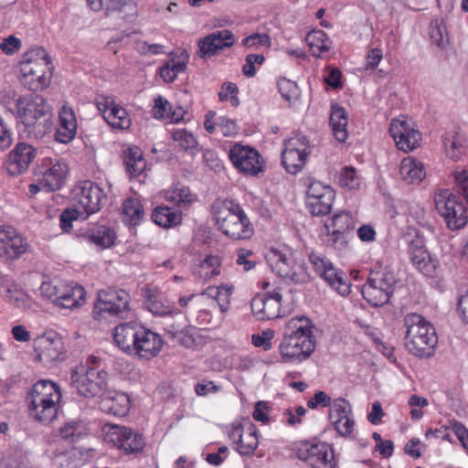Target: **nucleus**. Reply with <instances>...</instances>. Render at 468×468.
Instances as JSON below:
<instances>
[{
  "mask_svg": "<svg viewBox=\"0 0 468 468\" xmlns=\"http://www.w3.org/2000/svg\"><path fill=\"white\" fill-rule=\"evenodd\" d=\"M40 291L42 294L63 308H76L85 302L86 292L84 288L73 282H59L58 284L43 282Z\"/></svg>",
  "mask_w": 468,
  "mask_h": 468,
  "instance_id": "f8f14e48",
  "label": "nucleus"
},
{
  "mask_svg": "<svg viewBox=\"0 0 468 468\" xmlns=\"http://www.w3.org/2000/svg\"><path fill=\"white\" fill-rule=\"evenodd\" d=\"M457 312L463 321L468 324V289L458 297Z\"/></svg>",
  "mask_w": 468,
  "mask_h": 468,
  "instance_id": "774afa93",
  "label": "nucleus"
},
{
  "mask_svg": "<svg viewBox=\"0 0 468 468\" xmlns=\"http://www.w3.org/2000/svg\"><path fill=\"white\" fill-rule=\"evenodd\" d=\"M106 196L103 190L91 181H84L74 189L73 206L78 207L84 218L98 212Z\"/></svg>",
  "mask_w": 468,
  "mask_h": 468,
  "instance_id": "dca6fc26",
  "label": "nucleus"
},
{
  "mask_svg": "<svg viewBox=\"0 0 468 468\" xmlns=\"http://www.w3.org/2000/svg\"><path fill=\"white\" fill-rule=\"evenodd\" d=\"M229 159L243 174L255 176L262 170V161L259 152L250 146L234 144L229 150Z\"/></svg>",
  "mask_w": 468,
  "mask_h": 468,
  "instance_id": "4be33fe9",
  "label": "nucleus"
},
{
  "mask_svg": "<svg viewBox=\"0 0 468 468\" xmlns=\"http://www.w3.org/2000/svg\"><path fill=\"white\" fill-rule=\"evenodd\" d=\"M339 183L343 186L355 188L359 186V178L353 167H345L339 176Z\"/></svg>",
  "mask_w": 468,
  "mask_h": 468,
  "instance_id": "13d9d810",
  "label": "nucleus"
},
{
  "mask_svg": "<svg viewBox=\"0 0 468 468\" xmlns=\"http://www.w3.org/2000/svg\"><path fill=\"white\" fill-rule=\"evenodd\" d=\"M410 213L419 225L428 229H432V222L428 212L420 206L411 207Z\"/></svg>",
  "mask_w": 468,
  "mask_h": 468,
  "instance_id": "bf43d9fd",
  "label": "nucleus"
},
{
  "mask_svg": "<svg viewBox=\"0 0 468 468\" xmlns=\"http://www.w3.org/2000/svg\"><path fill=\"white\" fill-rule=\"evenodd\" d=\"M172 105L162 96H158L154 100V106L152 110L153 116L155 119H169Z\"/></svg>",
  "mask_w": 468,
  "mask_h": 468,
  "instance_id": "4d7b16f0",
  "label": "nucleus"
},
{
  "mask_svg": "<svg viewBox=\"0 0 468 468\" xmlns=\"http://www.w3.org/2000/svg\"><path fill=\"white\" fill-rule=\"evenodd\" d=\"M327 232V244L337 250H344L347 245L346 234H340L335 230L330 229Z\"/></svg>",
  "mask_w": 468,
  "mask_h": 468,
  "instance_id": "e2e57ef3",
  "label": "nucleus"
},
{
  "mask_svg": "<svg viewBox=\"0 0 468 468\" xmlns=\"http://www.w3.org/2000/svg\"><path fill=\"white\" fill-rule=\"evenodd\" d=\"M275 334L272 329H267L251 336L252 344L257 347H262L265 351L271 349V339Z\"/></svg>",
  "mask_w": 468,
  "mask_h": 468,
  "instance_id": "6e6d98bb",
  "label": "nucleus"
},
{
  "mask_svg": "<svg viewBox=\"0 0 468 468\" xmlns=\"http://www.w3.org/2000/svg\"><path fill=\"white\" fill-rule=\"evenodd\" d=\"M389 133L398 148L406 153L417 148L421 139V134L414 123L406 117L393 120L389 126Z\"/></svg>",
  "mask_w": 468,
  "mask_h": 468,
  "instance_id": "aec40b11",
  "label": "nucleus"
},
{
  "mask_svg": "<svg viewBox=\"0 0 468 468\" xmlns=\"http://www.w3.org/2000/svg\"><path fill=\"white\" fill-rule=\"evenodd\" d=\"M142 324L137 323H124L117 325L114 329V341L123 352L131 355L139 335V328Z\"/></svg>",
  "mask_w": 468,
  "mask_h": 468,
  "instance_id": "7c9ffc66",
  "label": "nucleus"
},
{
  "mask_svg": "<svg viewBox=\"0 0 468 468\" xmlns=\"http://www.w3.org/2000/svg\"><path fill=\"white\" fill-rule=\"evenodd\" d=\"M144 211L140 200L126 198L122 204V220L131 226H137L144 218Z\"/></svg>",
  "mask_w": 468,
  "mask_h": 468,
  "instance_id": "58836bf2",
  "label": "nucleus"
},
{
  "mask_svg": "<svg viewBox=\"0 0 468 468\" xmlns=\"http://www.w3.org/2000/svg\"><path fill=\"white\" fill-rule=\"evenodd\" d=\"M335 200V191L320 182H312L307 190V207L314 216L327 215Z\"/></svg>",
  "mask_w": 468,
  "mask_h": 468,
  "instance_id": "5701e85b",
  "label": "nucleus"
},
{
  "mask_svg": "<svg viewBox=\"0 0 468 468\" xmlns=\"http://www.w3.org/2000/svg\"><path fill=\"white\" fill-rule=\"evenodd\" d=\"M0 294L9 303L21 307L25 304L27 293L6 276L0 277Z\"/></svg>",
  "mask_w": 468,
  "mask_h": 468,
  "instance_id": "f704fd0d",
  "label": "nucleus"
},
{
  "mask_svg": "<svg viewBox=\"0 0 468 468\" xmlns=\"http://www.w3.org/2000/svg\"><path fill=\"white\" fill-rule=\"evenodd\" d=\"M313 324L306 316H295L285 324L279 352L283 363H300L314 353L315 338Z\"/></svg>",
  "mask_w": 468,
  "mask_h": 468,
  "instance_id": "f257e3e1",
  "label": "nucleus"
},
{
  "mask_svg": "<svg viewBox=\"0 0 468 468\" xmlns=\"http://www.w3.org/2000/svg\"><path fill=\"white\" fill-rule=\"evenodd\" d=\"M85 237L89 242L101 250L112 246L116 238L114 231L104 225L96 226L89 229Z\"/></svg>",
  "mask_w": 468,
  "mask_h": 468,
  "instance_id": "c9c22d12",
  "label": "nucleus"
},
{
  "mask_svg": "<svg viewBox=\"0 0 468 468\" xmlns=\"http://www.w3.org/2000/svg\"><path fill=\"white\" fill-rule=\"evenodd\" d=\"M22 47V42L15 36H8L0 44V48L6 55H13Z\"/></svg>",
  "mask_w": 468,
  "mask_h": 468,
  "instance_id": "0e129e2a",
  "label": "nucleus"
},
{
  "mask_svg": "<svg viewBox=\"0 0 468 468\" xmlns=\"http://www.w3.org/2000/svg\"><path fill=\"white\" fill-rule=\"evenodd\" d=\"M356 227L355 219L352 214L348 211H340L334 214V216L324 223L326 231L330 229L335 230L340 234L348 235Z\"/></svg>",
  "mask_w": 468,
  "mask_h": 468,
  "instance_id": "e433bc0d",
  "label": "nucleus"
},
{
  "mask_svg": "<svg viewBox=\"0 0 468 468\" xmlns=\"http://www.w3.org/2000/svg\"><path fill=\"white\" fill-rule=\"evenodd\" d=\"M264 56L261 54H250L246 57V63L242 68L243 74L247 77H253L256 74L255 63L261 64Z\"/></svg>",
  "mask_w": 468,
  "mask_h": 468,
  "instance_id": "680f3d73",
  "label": "nucleus"
},
{
  "mask_svg": "<svg viewBox=\"0 0 468 468\" xmlns=\"http://www.w3.org/2000/svg\"><path fill=\"white\" fill-rule=\"evenodd\" d=\"M87 434L86 427L80 420H72L65 423L60 428V435L64 440L76 441Z\"/></svg>",
  "mask_w": 468,
  "mask_h": 468,
  "instance_id": "49530a36",
  "label": "nucleus"
},
{
  "mask_svg": "<svg viewBox=\"0 0 468 468\" xmlns=\"http://www.w3.org/2000/svg\"><path fill=\"white\" fill-rule=\"evenodd\" d=\"M77 119L72 108L62 106L59 111V124L55 133L58 142L68 144L74 139L77 133Z\"/></svg>",
  "mask_w": 468,
  "mask_h": 468,
  "instance_id": "c756f323",
  "label": "nucleus"
},
{
  "mask_svg": "<svg viewBox=\"0 0 468 468\" xmlns=\"http://www.w3.org/2000/svg\"><path fill=\"white\" fill-rule=\"evenodd\" d=\"M444 148L449 158L453 161L460 160L468 149L465 134L458 131L448 133L444 138Z\"/></svg>",
  "mask_w": 468,
  "mask_h": 468,
  "instance_id": "2f4dec72",
  "label": "nucleus"
},
{
  "mask_svg": "<svg viewBox=\"0 0 468 468\" xmlns=\"http://www.w3.org/2000/svg\"><path fill=\"white\" fill-rule=\"evenodd\" d=\"M37 150L26 143H18L9 153L6 166L10 174L18 175L26 171L36 158Z\"/></svg>",
  "mask_w": 468,
  "mask_h": 468,
  "instance_id": "cd10ccee",
  "label": "nucleus"
},
{
  "mask_svg": "<svg viewBox=\"0 0 468 468\" xmlns=\"http://www.w3.org/2000/svg\"><path fill=\"white\" fill-rule=\"evenodd\" d=\"M451 429L461 441L463 447L468 452V430L461 422L453 421L451 423Z\"/></svg>",
  "mask_w": 468,
  "mask_h": 468,
  "instance_id": "338daca9",
  "label": "nucleus"
},
{
  "mask_svg": "<svg viewBox=\"0 0 468 468\" xmlns=\"http://www.w3.org/2000/svg\"><path fill=\"white\" fill-rule=\"evenodd\" d=\"M220 259L218 256L209 255L200 264L199 274L206 280L211 279L220 273Z\"/></svg>",
  "mask_w": 468,
  "mask_h": 468,
  "instance_id": "3c124183",
  "label": "nucleus"
},
{
  "mask_svg": "<svg viewBox=\"0 0 468 468\" xmlns=\"http://www.w3.org/2000/svg\"><path fill=\"white\" fill-rule=\"evenodd\" d=\"M405 346L416 356L430 357L438 343L435 328L420 314L411 313L404 317Z\"/></svg>",
  "mask_w": 468,
  "mask_h": 468,
  "instance_id": "423d86ee",
  "label": "nucleus"
},
{
  "mask_svg": "<svg viewBox=\"0 0 468 468\" xmlns=\"http://www.w3.org/2000/svg\"><path fill=\"white\" fill-rule=\"evenodd\" d=\"M282 296L280 289L256 294L250 301V309L258 320H271L282 316Z\"/></svg>",
  "mask_w": 468,
  "mask_h": 468,
  "instance_id": "6ab92c4d",
  "label": "nucleus"
},
{
  "mask_svg": "<svg viewBox=\"0 0 468 468\" xmlns=\"http://www.w3.org/2000/svg\"><path fill=\"white\" fill-rule=\"evenodd\" d=\"M60 399L61 392L57 383L38 380L27 393L29 416L40 423H50L58 414Z\"/></svg>",
  "mask_w": 468,
  "mask_h": 468,
  "instance_id": "20e7f679",
  "label": "nucleus"
},
{
  "mask_svg": "<svg viewBox=\"0 0 468 468\" xmlns=\"http://www.w3.org/2000/svg\"><path fill=\"white\" fill-rule=\"evenodd\" d=\"M16 116L24 125V133L30 139L40 140L53 126L51 106L40 95L19 96Z\"/></svg>",
  "mask_w": 468,
  "mask_h": 468,
  "instance_id": "f03ea898",
  "label": "nucleus"
},
{
  "mask_svg": "<svg viewBox=\"0 0 468 468\" xmlns=\"http://www.w3.org/2000/svg\"><path fill=\"white\" fill-rule=\"evenodd\" d=\"M430 37L435 45L444 48L448 43L445 23L442 18L432 19L430 23Z\"/></svg>",
  "mask_w": 468,
  "mask_h": 468,
  "instance_id": "de8ad7c7",
  "label": "nucleus"
},
{
  "mask_svg": "<svg viewBox=\"0 0 468 468\" xmlns=\"http://www.w3.org/2000/svg\"><path fill=\"white\" fill-rule=\"evenodd\" d=\"M123 164L130 177L140 176L146 168L143 152L137 146H130L123 151Z\"/></svg>",
  "mask_w": 468,
  "mask_h": 468,
  "instance_id": "473e14b6",
  "label": "nucleus"
},
{
  "mask_svg": "<svg viewBox=\"0 0 468 468\" xmlns=\"http://www.w3.org/2000/svg\"><path fill=\"white\" fill-rule=\"evenodd\" d=\"M145 298L146 308L154 315L164 316L179 314L176 310L165 304L150 289L146 290Z\"/></svg>",
  "mask_w": 468,
  "mask_h": 468,
  "instance_id": "a18cd8bd",
  "label": "nucleus"
},
{
  "mask_svg": "<svg viewBox=\"0 0 468 468\" xmlns=\"http://www.w3.org/2000/svg\"><path fill=\"white\" fill-rule=\"evenodd\" d=\"M36 345L37 357L44 364L48 365L64 357V341L61 336L55 333L39 337Z\"/></svg>",
  "mask_w": 468,
  "mask_h": 468,
  "instance_id": "a878e982",
  "label": "nucleus"
},
{
  "mask_svg": "<svg viewBox=\"0 0 468 468\" xmlns=\"http://www.w3.org/2000/svg\"><path fill=\"white\" fill-rule=\"evenodd\" d=\"M173 140L177 143L182 150L195 154L198 150L199 144L196 136L186 129H176L172 132Z\"/></svg>",
  "mask_w": 468,
  "mask_h": 468,
  "instance_id": "c03bdc74",
  "label": "nucleus"
},
{
  "mask_svg": "<svg viewBox=\"0 0 468 468\" xmlns=\"http://www.w3.org/2000/svg\"><path fill=\"white\" fill-rule=\"evenodd\" d=\"M20 81L28 90L39 91L48 88L53 73L46 49L35 47L27 50L20 61Z\"/></svg>",
  "mask_w": 468,
  "mask_h": 468,
  "instance_id": "39448f33",
  "label": "nucleus"
},
{
  "mask_svg": "<svg viewBox=\"0 0 468 468\" xmlns=\"http://www.w3.org/2000/svg\"><path fill=\"white\" fill-rule=\"evenodd\" d=\"M457 191L463 198L468 197V172L466 170L457 171L454 174Z\"/></svg>",
  "mask_w": 468,
  "mask_h": 468,
  "instance_id": "69168bd1",
  "label": "nucleus"
},
{
  "mask_svg": "<svg viewBox=\"0 0 468 468\" xmlns=\"http://www.w3.org/2000/svg\"><path fill=\"white\" fill-rule=\"evenodd\" d=\"M309 154L308 139L304 135H297L284 143L282 163L287 172L295 175L303 168Z\"/></svg>",
  "mask_w": 468,
  "mask_h": 468,
  "instance_id": "f3484780",
  "label": "nucleus"
},
{
  "mask_svg": "<svg viewBox=\"0 0 468 468\" xmlns=\"http://www.w3.org/2000/svg\"><path fill=\"white\" fill-rule=\"evenodd\" d=\"M30 250L27 238L9 225H0V258L5 261H15Z\"/></svg>",
  "mask_w": 468,
  "mask_h": 468,
  "instance_id": "4468645a",
  "label": "nucleus"
},
{
  "mask_svg": "<svg viewBox=\"0 0 468 468\" xmlns=\"http://www.w3.org/2000/svg\"><path fill=\"white\" fill-rule=\"evenodd\" d=\"M129 301L130 295L123 290L101 291L93 308L94 317L128 318L131 313Z\"/></svg>",
  "mask_w": 468,
  "mask_h": 468,
  "instance_id": "9b49d317",
  "label": "nucleus"
},
{
  "mask_svg": "<svg viewBox=\"0 0 468 468\" xmlns=\"http://www.w3.org/2000/svg\"><path fill=\"white\" fill-rule=\"evenodd\" d=\"M165 199L177 206H182L191 203L193 196L188 187L177 186L166 192Z\"/></svg>",
  "mask_w": 468,
  "mask_h": 468,
  "instance_id": "8fccbe9b",
  "label": "nucleus"
},
{
  "mask_svg": "<svg viewBox=\"0 0 468 468\" xmlns=\"http://www.w3.org/2000/svg\"><path fill=\"white\" fill-rule=\"evenodd\" d=\"M79 218H84V215L78 207L65 209L59 217L61 229L66 232L69 231L72 229V221Z\"/></svg>",
  "mask_w": 468,
  "mask_h": 468,
  "instance_id": "5fc2aeb1",
  "label": "nucleus"
},
{
  "mask_svg": "<svg viewBox=\"0 0 468 468\" xmlns=\"http://www.w3.org/2000/svg\"><path fill=\"white\" fill-rule=\"evenodd\" d=\"M101 398L100 407L104 412L119 417L129 412L130 399L125 393L106 390Z\"/></svg>",
  "mask_w": 468,
  "mask_h": 468,
  "instance_id": "c85d7f7f",
  "label": "nucleus"
},
{
  "mask_svg": "<svg viewBox=\"0 0 468 468\" xmlns=\"http://www.w3.org/2000/svg\"><path fill=\"white\" fill-rule=\"evenodd\" d=\"M218 229L232 240L250 239L254 228L241 206L231 199L218 198L211 207Z\"/></svg>",
  "mask_w": 468,
  "mask_h": 468,
  "instance_id": "7ed1b4c3",
  "label": "nucleus"
},
{
  "mask_svg": "<svg viewBox=\"0 0 468 468\" xmlns=\"http://www.w3.org/2000/svg\"><path fill=\"white\" fill-rule=\"evenodd\" d=\"M305 40L313 56L320 58L332 48V41L323 30L309 32Z\"/></svg>",
  "mask_w": 468,
  "mask_h": 468,
  "instance_id": "4c0bfd02",
  "label": "nucleus"
},
{
  "mask_svg": "<svg viewBox=\"0 0 468 468\" xmlns=\"http://www.w3.org/2000/svg\"><path fill=\"white\" fill-rule=\"evenodd\" d=\"M104 11L107 16L115 12L123 14L124 19L134 16L137 12L133 0H105Z\"/></svg>",
  "mask_w": 468,
  "mask_h": 468,
  "instance_id": "37998d69",
  "label": "nucleus"
},
{
  "mask_svg": "<svg viewBox=\"0 0 468 468\" xmlns=\"http://www.w3.org/2000/svg\"><path fill=\"white\" fill-rule=\"evenodd\" d=\"M186 69V63L184 61H175L172 59L164 64L159 69L160 77L166 83L173 82L178 74L184 72Z\"/></svg>",
  "mask_w": 468,
  "mask_h": 468,
  "instance_id": "09e8293b",
  "label": "nucleus"
},
{
  "mask_svg": "<svg viewBox=\"0 0 468 468\" xmlns=\"http://www.w3.org/2000/svg\"><path fill=\"white\" fill-rule=\"evenodd\" d=\"M397 278L388 269L373 270L369 272L367 282L362 287L363 297L372 306H382L389 302L394 292Z\"/></svg>",
  "mask_w": 468,
  "mask_h": 468,
  "instance_id": "6e6552de",
  "label": "nucleus"
},
{
  "mask_svg": "<svg viewBox=\"0 0 468 468\" xmlns=\"http://www.w3.org/2000/svg\"><path fill=\"white\" fill-rule=\"evenodd\" d=\"M309 261L314 271L339 294H349L350 283L345 272L336 269L325 256L313 251L309 255Z\"/></svg>",
  "mask_w": 468,
  "mask_h": 468,
  "instance_id": "ddd939ff",
  "label": "nucleus"
},
{
  "mask_svg": "<svg viewBox=\"0 0 468 468\" xmlns=\"http://www.w3.org/2000/svg\"><path fill=\"white\" fill-rule=\"evenodd\" d=\"M103 431L105 432V441L124 453L139 452L145 445L143 435L133 431L131 428L106 424Z\"/></svg>",
  "mask_w": 468,
  "mask_h": 468,
  "instance_id": "2eb2a0df",
  "label": "nucleus"
},
{
  "mask_svg": "<svg viewBox=\"0 0 468 468\" xmlns=\"http://www.w3.org/2000/svg\"><path fill=\"white\" fill-rule=\"evenodd\" d=\"M434 201L438 213L450 229H460L467 224L468 215L463 202L449 189L437 192Z\"/></svg>",
  "mask_w": 468,
  "mask_h": 468,
  "instance_id": "9d476101",
  "label": "nucleus"
},
{
  "mask_svg": "<svg viewBox=\"0 0 468 468\" xmlns=\"http://www.w3.org/2000/svg\"><path fill=\"white\" fill-rule=\"evenodd\" d=\"M278 89L282 98L288 101L298 97L299 90L296 82L292 81L286 78H282L278 80Z\"/></svg>",
  "mask_w": 468,
  "mask_h": 468,
  "instance_id": "864d4df0",
  "label": "nucleus"
},
{
  "mask_svg": "<svg viewBox=\"0 0 468 468\" xmlns=\"http://www.w3.org/2000/svg\"><path fill=\"white\" fill-rule=\"evenodd\" d=\"M335 429L342 436H348L354 431L355 420L352 416L332 420Z\"/></svg>",
  "mask_w": 468,
  "mask_h": 468,
  "instance_id": "052dcab7",
  "label": "nucleus"
},
{
  "mask_svg": "<svg viewBox=\"0 0 468 468\" xmlns=\"http://www.w3.org/2000/svg\"><path fill=\"white\" fill-rule=\"evenodd\" d=\"M68 172V165L58 159L46 158L37 166L36 176L40 177V184L46 186V191L51 192L59 189Z\"/></svg>",
  "mask_w": 468,
  "mask_h": 468,
  "instance_id": "412c9836",
  "label": "nucleus"
},
{
  "mask_svg": "<svg viewBox=\"0 0 468 468\" xmlns=\"http://www.w3.org/2000/svg\"><path fill=\"white\" fill-rule=\"evenodd\" d=\"M259 445L257 430L254 424L250 423L246 431L242 434L239 443L236 446L237 452L245 456H250L254 453Z\"/></svg>",
  "mask_w": 468,
  "mask_h": 468,
  "instance_id": "a19ab883",
  "label": "nucleus"
},
{
  "mask_svg": "<svg viewBox=\"0 0 468 468\" xmlns=\"http://www.w3.org/2000/svg\"><path fill=\"white\" fill-rule=\"evenodd\" d=\"M265 259L272 271L280 277L289 279L295 283H303L309 280L305 264L296 262L287 250L271 248L266 252Z\"/></svg>",
  "mask_w": 468,
  "mask_h": 468,
  "instance_id": "1a4fd4ad",
  "label": "nucleus"
},
{
  "mask_svg": "<svg viewBox=\"0 0 468 468\" xmlns=\"http://www.w3.org/2000/svg\"><path fill=\"white\" fill-rule=\"evenodd\" d=\"M70 378L72 388L85 398L101 397L107 390L108 374L96 367H77Z\"/></svg>",
  "mask_w": 468,
  "mask_h": 468,
  "instance_id": "0eeeda50",
  "label": "nucleus"
},
{
  "mask_svg": "<svg viewBox=\"0 0 468 468\" xmlns=\"http://www.w3.org/2000/svg\"><path fill=\"white\" fill-rule=\"evenodd\" d=\"M155 224L163 228H172L182 220L181 212L169 207H157L152 213Z\"/></svg>",
  "mask_w": 468,
  "mask_h": 468,
  "instance_id": "ea45409f",
  "label": "nucleus"
},
{
  "mask_svg": "<svg viewBox=\"0 0 468 468\" xmlns=\"http://www.w3.org/2000/svg\"><path fill=\"white\" fill-rule=\"evenodd\" d=\"M104 120L114 129L126 130L132 124L127 111L118 104L110 109L109 112L104 113Z\"/></svg>",
  "mask_w": 468,
  "mask_h": 468,
  "instance_id": "79ce46f5",
  "label": "nucleus"
},
{
  "mask_svg": "<svg viewBox=\"0 0 468 468\" xmlns=\"http://www.w3.org/2000/svg\"><path fill=\"white\" fill-rule=\"evenodd\" d=\"M136 339L137 340L131 356L150 360L156 356L162 349V337L144 326L139 328V335Z\"/></svg>",
  "mask_w": 468,
  "mask_h": 468,
  "instance_id": "393cba45",
  "label": "nucleus"
},
{
  "mask_svg": "<svg viewBox=\"0 0 468 468\" xmlns=\"http://www.w3.org/2000/svg\"><path fill=\"white\" fill-rule=\"evenodd\" d=\"M330 410V419L331 420L340 418H345L351 416L352 409L349 402L343 399L338 398L335 399L332 403Z\"/></svg>",
  "mask_w": 468,
  "mask_h": 468,
  "instance_id": "603ef678",
  "label": "nucleus"
},
{
  "mask_svg": "<svg viewBox=\"0 0 468 468\" xmlns=\"http://www.w3.org/2000/svg\"><path fill=\"white\" fill-rule=\"evenodd\" d=\"M401 179L409 184H418L425 177V170L421 162L414 157L404 158L399 165Z\"/></svg>",
  "mask_w": 468,
  "mask_h": 468,
  "instance_id": "72a5a7b5",
  "label": "nucleus"
},
{
  "mask_svg": "<svg viewBox=\"0 0 468 468\" xmlns=\"http://www.w3.org/2000/svg\"><path fill=\"white\" fill-rule=\"evenodd\" d=\"M408 243V253L412 264L423 274L430 275L435 265L428 251L423 237L420 232L412 228H409L404 234Z\"/></svg>",
  "mask_w": 468,
  "mask_h": 468,
  "instance_id": "a211bd4d",
  "label": "nucleus"
},
{
  "mask_svg": "<svg viewBox=\"0 0 468 468\" xmlns=\"http://www.w3.org/2000/svg\"><path fill=\"white\" fill-rule=\"evenodd\" d=\"M298 457L311 468H335V460L332 447L325 442L306 444L299 450Z\"/></svg>",
  "mask_w": 468,
  "mask_h": 468,
  "instance_id": "b1692460",
  "label": "nucleus"
},
{
  "mask_svg": "<svg viewBox=\"0 0 468 468\" xmlns=\"http://www.w3.org/2000/svg\"><path fill=\"white\" fill-rule=\"evenodd\" d=\"M233 44L234 36L231 31L224 29L214 32L198 41V54L201 58H209Z\"/></svg>",
  "mask_w": 468,
  "mask_h": 468,
  "instance_id": "bb28decb",
  "label": "nucleus"
}]
</instances>
